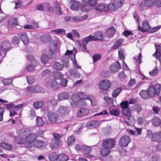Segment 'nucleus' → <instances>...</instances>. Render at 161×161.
I'll list each match as a JSON object with an SVG mask.
<instances>
[{
    "instance_id": "nucleus-1",
    "label": "nucleus",
    "mask_w": 161,
    "mask_h": 161,
    "mask_svg": "<svg viewBox=\"0 0 161 161\" xmlns=\"http://www.w3.org/2000/svg\"><path fill=\"white\" fill-rule=\"evenodd\" d=\"M157 27L151 28L147 20H144L142 23V27L139 25L137 30L142 32H148L153 33L157 31L158 30Z\"/></svg>"
},
{
    "instance_id": "nucleus-2",
    "label": "nucleus",
    "mask_w": 161,
    "mask_h": 161,
    "mask_svg": "<svg viewBox=\"0 0 161 161\" xmlns=\"http://www.w3.org/2000/svg\"><path fill=\"white\" fill-rule=\"evenodd\" d=\"M120 107L122 109V114L123 115L125 116H127V119L130 120V119L134 121V119H132L130 116L131 114L130 108L129 107L128 101L125 100L121 102L120 104Z\"/></svg>"
},
{
    "instance_id": "nucleus-3",
    "label": "nucleus",
    "mask_w": 161,
    "mask_h": 161,
    "mask_svg": "<svg viewBox=\"0 0 161 161\" xmlns=\"http://www.w3.org/2000/svg\"><path fill=\"white\" fill-rule=\"evenodd\" d=\"M115 143V141L113 138H108L103 140L102 146L110 150L114 147Z\"/></svg>"
},
{
    "instance_id": "nucleus-4",
    "label": "nucleus",
    "mask_w": 161,
    "mask_h": 161,
    "mask_svg": "<svg viewBox=\"0 0 161 161\" xmlns=\"http://www.w3.org/2000/svg\"><path fill=\"white\" fill-rule=\"evenodd\" d=\"M36 138L37 135L35 134H31L28 135L26 139L27 147L28 148L32 147L33 143Z\"/></svg>"
},
{
    "instance_id": "nucleus-5",
    "label": "nucleus",
    "mask_w": 161,
    "mask_h": 161,
    "mask_svg": "<svg viewBox=\"0 0 161 161\" xmlns=\"http://www.w3.org/2000/svg\"><path fill=\"white\" fill-rule=\"evenodd\" d=\"M26 91L27 92V94H30L33 92L38 93L43 92L44 90L39 86H36L34 87L29 86L27 87Z\"/></svg>"
},
{
    "instance_id": "nucleus-6",
    "label": "nucleus",
    "mask_w": 161,
    "mask_h": 161,
    "mask_svg": "<svg viewBox=\"0 0 161 161\" xmlns=\"http://www.w3.org/2000/svg\"><path fill=\"white\" fill-rule=\"evenodd\" d=\"M71 99L74 103H75L76 106L77 107L86 106L87 105V103L85 101L81 100L77 97L75 96L74 95H73L71 97Z\"/></svg>"
},
{
    "instance_id": "nucleus-7",
    "label": "nucleus",
    "mask_w": 161,
    "mask_h": 161,
    "mask_svg": "<svg viewBox=\"0 0 161 161\" xmlns=\"http://www.w3.org/2000/svg\"><path fill=\"white\" fill-rule=\"evenodd\" d=\"M81 151L85 157L87 158H91L92 157V155L90 154L92 151L91 147L83 145L81 147Z\"/></svg>"
},
{
    "instance_id": "nucleus-8",
    "label": "nucleus",
    "mask_w": 161,
    "mask_h": 161,
    "mask_svg": "<svg viewBox=\"0 0 161 161\" xmlns=\"http://www.w3.org/2000/svg\"><path fill=\"white\" fill-rule=\"evenodd\" d=\"M45 85L47 87H51L53 90H58L60 86V84L57 81H46Z\"/></svg>"
},
{
    "instance_id": "nucleus-9",
    "label": "nucleus",
    "mask_w": 161,
    "mask_h": 161,
    "mask_svg": "<svg viewBox=\"0 0 161 161\" xmlns=\"http://www.w3.org/2000/svg\"><path fill=\"white\" fill-rule=\"evenodd\" d=\"M130 142V136L124 135L121 137L119 141V145L122 147H127Z\"/></svg>"
},
{
    "instance_id": "nucleus-10",
    "label": "nucleus",
    "mask_w": 161,
    "mask_h": 161,
    "mask_svg": "<svg viewBox=\"0 0 161 161\" xmlns=\"http://www.w3.org/2000/svg\"><path fill=\"white\" fill-rule=\"evenodd\" d=\"M34 146L40 149L45 148L47 145V142L41 140L35 141L33 143Z\"/></svg>"
},
{
    "instance_id": "nucleus-11",
    "label": "nucleus",
    "mask_w": 161,
    "mask_h": 161,
    "mask_svg": "<svg viewBox=\"0 0 161 161\" xmlns=\"http://www.w3.org/2000/svg\"><path fill=\"white\" fill-rule=\"evenodd\" d=\"M121 68L119 62L116 61L113 63L110 66V71L112 73H115L118 72Z\"/></svg>"
},
{
    "instance_id": "nucleus-12",
    "label": "nucleus",
    "mask_w": 161,
    "mask_h": 161,
    "mask_svg": "<svg viewBox=\"0 0 161 161\" xmlns=\"http://www.w3.org/2000/svg\"><path fill=\"white\" fill-rule=\"evenodd\" d=\"M47 116L49 121L52 123H56L58 120V115L56 113L50 112L48 113Z\"/></svg>"
},
{
    "instance_id": "nucleus-13",
    "label": "nucleus",
    "mask_w": 161,
    "mask_h": 161,
    "mask_svg": "<svg viewBox=\"0 0 161 161\" xmlns=\"http://www.w3.org/2000/svg\"><path fill=\"white\" fill-rule=\"evenodd\" d=\"M70 108L69 107H64L62 106L59 107L58 110V113L62 116H66L69 112Z\"/></svg>"
},
{
    "instance_id": "nucleus-14",
    "label": "nucleus",
    "mask_w": 161,
    "mask_h": 161,
    "mask_svg": "<svg viewBox=\"0 0 161 161\" xmlns=\"http://www.w3.org/2000/svg\"><path fill=\"white\" fill-rule=\"evenodd\" d=\"M99 125V121L97 120H92L88 122L86 124V127L88 129L96 128Z\"/></svg>"
},
{
    "instance_id": "nucleus-15",
    "label": "nucleus",
    "mask_w": 161,
    "mask_h": 161,
    "mask_svg": "<svg viewBox=\"0 0 161 161\" xmlns=\"http://www.w3.org/2000/svg\"><path fill=\"white\" fill-rule=\"evenodd\" d=\"M111 86L110 81H100L99 86L102 89L107 91L109 88Z\"/></svg>"
},
{
    "instance_id": "nucleus-16",
    "label": "nucleus",
    "mask_w": 161,
    "mask_h": 161,
    "mask_svg": "<svg viewBox=\"0 0 161 161\" xmlns=\"http://www.w3.org/2000/svg\"><path fill=\"white\" fill-rule=\"evenodd\" d=\"M11 47L10 43L8 41H3L1 44V47L2 51L4 52L5 53L11 49Z\"/></svg>"
},
{
    "instance_id": "nucleus-17",
    "label": "nucleus",
    "mask_w": 161,
    "mask_h": 161,
    "mask_svg": "<svg viewBox=\"0 0 161 161\" xmlns=\"http://www.w3.org/2000/svg\"><path fill=\"white\" fill-rule=\"evenodd\" d=\"M18 36L25 44H28L29 41L26 32H20L19 33Z\"/></svg>"
},
{
    "instance_id": "nucleus-18",
    "label": "nucleus",
    "mask_w": 161,
    "mask_h": 161,
    "mask_svg": "<svg viewBox=\"0 0 161 161\" xmlns=\"http://www.w3.org/2000/svg\"><path fill=\"white\" fill-rule=\"evenodd\" d=\"M147 91L150 97H153L156 95H157V91H156L154 86L153 85H151L149 87Z\"/></svg>"
},
{
    "instance_id": "nucleus-19",
    "label": "nucleus",
    "mask_w": 161,
    "mask_h": 161,
    "mask_svg": "<svg viewBox=\"0 0 161 161\" xmlns=\"http://www.w3.org/2000/svg\"><path fill=\"white\" fill-rule=\"evenodd\" d=\"M108 6L103 3L99 4L95 8L97 10L101 12H106L108 10Z\"/></svg>"
},
{
    "instance_id": "nucleus-20",
    "label": "nucleus",
    "mask_w": 161,
    "mask_h": 161,
    "mask_svg": "<svg viewBox=\"0 0 161 161\" xmlns=\"http://www.w3.org/2000/svg\"><path fill=\"white\" fill-rule=\"evenodd\" d=\"M53 8L55 12L57 15H59L62 14L59 3L58 1H56L54 3Z\"/></svg>"
},
{
    "instance_id": "nucleus-21",
    "label": "nucleus",
    "mask_w": 161,
    "mask_h": 161,
    "mask_svg": "<svg viewBox=\"0 0 161 161\" xmlns=\"http://www.w3.org/2000/svg\"><path fill=\"white\" fill-rule=\"evenodd\" d=\"M76 43L79 45L78 49L79 50L81 51L89 53V51L86 48V44L84 43H82L83 44H81V42L78 40L76 41Z\"/></svg>"
},
{
    "instance_id": "nucleus-22",
    "label": "nucleus",
    "mask_w": 161,
    "mask_h": 161,
    "mask_svg": "<svg viewBox=\"0 0 161 161\" xmlns=\"http://www.w3.org/2000/svg\"><path fill=\"white\" fill-rule=\"evenodd\" d=\"M115 30L113 26H110L105 31V35L108 37H111L114 35Z\"/></svg>"
},
{
    "instance_id": "nucleus-23",
    "label": "nucleus",
    "mask_w": 161,
    "mask_h": 161,
    "mask_svg": "<svg viewBox=\"0 0 161 161\" xmlns=\"http://www.w3.org/2000/svg\"><path fill=\"white\" fill-rule=\"evenodd\" d=\"M152 140L154 142H161V132L154 133L152 137Z\"/></svg>"
},
{
    "instance_id": "nucleus-24",
    "label": "nucleus",
    "mask_w": 161,
    "mask_h": 161,
    "mask_svg": "<svg viewBox=\"0 0 161 161\" xmlns=\"http://www.w3.org/2000/svg\"><path fill=\"white\" fill-rule=\"evenodd\" d=\"M69 94L65 92H62L59 94L58 95V99L59 101H62L67 99L69 98Z\"/></svg>"
},
{
    "instance_id": "nucleus-25",
    "label": "nucleus",
    "mask_w": 161,
    "mask_h": 161,
    "mask_svg": "<svg viewBox=\"0 0 161 161\" xmlns=\"http://www.w3.org/2000/svg\"><path fill=\"white\" fill-rule=\"evenodd\" d=\"M40 40L44 42H48L51 40V36L48 34H44L42 35L40 38Z\"/></svg>"
},
{
    "instance_id": "nucleus-26",
    "label": "nucleus",
    "mask_w": 161,
    "mask_h": 161,
    "mask_svg": "<svg viewBox=\"0 0 161 161\" xmlns=\"http://www.w3.org/2000/svg\"><path fill=\"white\" fill-rule=\"evenodd\" d=\"M93 36L95 41L102 40L104 37L102 33L99 31L95 32Z\"/></svg>"
},
{
    "instance_id": "nucleus-27",
    "label": "nucleus",
    "mask_w": 161,
    "mask_h": 161,
    "mask_svg": "<svg viewBox=\"0 0 161 161\" xmlns=\"http://www.w3.org/2000/svg\"><path fill=\"white\" fill-rule=\"evenodd\" d=\"M156 47V51L153 54V56L157 58H159L161 56V46L159 45L155 44Z\"/></svg>"
},
{
    "instance_id": "nucleus-28",
    "label": "nucleus",
    "mask_w": 161,
    "mask_h": 161,
    "mask_svg": "<svg viewBox=\"0 0 161 161\" xmlns=\"http://www.w3.org/2000/svg\"><path fill=\"white\" fill-rule=\"evenodd\" d=\"M124 0H114L113 3V5L115 8H120L124 3Z\"/></svg>"
},
{
    "instance_id": "nucleus-29",
    "label": "nucleus",
    "mask_w": 161,
    "mask_h": 161,
    "mask_svg": "<svg viewBox=\"0 0 161 161\" xmlns=\"http://www.w3.org/2000/svg\"><path fill=\"white\" fill-rule=\"evenodd\" d=\"M103 147V148H102L100 151V154L102 156L104 157L107 156L110 154L111 150L110 149L106 148V147Z\"/></svg>"
},
{
    "instance_id": "nucleus-30",
    "label": "nucleus",
    "mask_w": 161,
    "mask_h": 161,
    "mask_svg": "<svg viewBox=\"0 0 161 161\" xmlns=\"http://www.w3.org/2000/svg\"><path fill=\"white\" fill-rule=\"evenodd\" d=\"M53 76L55 80H61L63 77V75L60 72L54 71L53 73Z\"/></svg>"
},
{
    "instance_id": "nucleus-31",
    "label": "nucleus",
    "mask_w": 161,
    "mask_h": 161,
    "mask_svg": "<svg viewBox=\"0 0 161 161\" xmlns=\"http://www.w3.org/2000/svg\"><path fill=\"white\" fill-rule=\"evenodd\" d=\"M18 18H11L7 21L8 24L11 25H19Z\"/></svg>"
},
{
    "instance_id": "nucleus-32",
    "label": "nucleus",
    "mask_w": 161,
    "mask_h": 161,
    "mask_svg": "<svg viewBox=\"0 0 161 161\" xmlns=\"http://www.w3.org/2000/svg\"><path fill=\"white\" fill-rule=\"evenodd\" d=\"M80 3L76 1L71 0V9L77 10L79 8Z\"/></svg>"
},
{
    "instance_id": "nucleus-33",
    "label": "nucleus",
    "mask_w": 161,
    "mask_h": 161,
    "mask_svg": "<svg viewBox=\"0 0 161 161\" xmlns=\"http://www.w3.org/2000/svg\"><path fill=\"white\" fill-rule=\"evenodd\" d=\"M77 97L79 98H80V99L84 100L86 99H87L89 100L91 102L92 105V106L93 105L92 103V101L91 99H90L89 96H88V97L87 96L85 95V92H81L79 93L78 94V96Z\"/></svg>"
},
{
    "instance_id": "nucleus-34",
    "label": "nucleus",
    "mask_w": 161,
    "mask_h": 161,
    "mask_svg": "<svg viewBox=\"0 0 161 161\" xmlns=\"http://www.w3.org/2000/svg\"><path fill=\"white\" fill-rule=\"evenodd\" d=\"M123 39H119L116 41L114 44L113 45L112 48L114 49H116L120 46L123 42Z\"/></svg>"
},
{
    "instance_id": "nucleus-35",
    "label": "nucleus",
    "mask_w": 161,
    "mask_h": 161,
    "mask_svg": "<svg viewBox=\"0 0 161 161\" xmlns=\"http://www.w3.org/2000/svg\"><path fill=\"white\" fill-rule=\"evenodd\" d=\"M139 95L143 99H147L150 98L147 90H141L139 93Z\"/></svg>"
},
{
    "instance_id": "nucleus-36",
    "label": "nucleus",
    "mask_w": 161,
    "mask_h": 161,
    "mask_svg": "<svg viewBox=\"0 0 161 161\" xmlns=\"http://www.w3.org/2000/svg\"><path fill=\"white\" fill-rule=\"evenodd\" d=\"M69 158L68 156L63 154H60L58 156L57 161H67Z\"/></svg>"
},
{
    "instance_id": "nucleus-37",
    "label": "nucleus",
    "mask_w": 161,
    "mask_h": 161,
    "mask_svg": "<svg viewBox=\"0 0 161 161\" xmlns=\"http://www.w3.org/2000/svg\"><path fill=\"white\" fill-rule=\"evenodd\" d=\"M53 68L56 70L61 71L63 69L64 65L60 63L56 62L53 64Z\"/></svg>"
},
{
    "instance_id": "nucleus-38",
    "label": "nucleus",
    "mask_w": 161,
    "mask_h": 161,
    "mask_svg": "<svg viewBox=\"0 0 161 161\" xmlns=\"http://www.w3.org/2000/svg\"><path fill=\"white\" fill-rule=\"evenodd\" d=\"M59 145V141L56 139H53L50 143V147L52 149L57 147Z\"/></svg>"
},
{
    "instance_id": "nucleus-39",
    "label": "nucleus",
    "mask_w": 161,
    "mask_h": 161,
    "mask_svg": "<svg viewBox=\"0 0 161 161\" xmlns=\"http://www.w3.org/2000/svg\"><path fill=\"white\" fill-rule=\"evenodd\" d=\"M161 120L158 117H156L152 119V123L153 125L158 126L161 124Z\"/></svg>"
},
{
    "instance_id": "nucleus-40",
    "label": "nucleus",
    "mask_w": 161,
    "mask_h": 161,
    "mask_svg": "<svg viewBox=\"0 0 161 161\" xmlns=\"http://www.w3.org/2000/svg\"><path fill=\"white\" fill-rule=\"evenodd\" d=\"M92 41H95V40L93 36L92 35H90L83 38L82 40V43H84L86 45L88 42Z\"/></svg>"
},
{
    "instance_id": "nucleus-41",
    "label": "nucleus",
    "mask_w": 161,
    "mask_h": 161,
    "mask_svg": "<svg viewBox=\"0 0 161 161\" xmlns=\"http://www.w3.org/2000/svg\"><path fill=\"white\" fill-rule=\"evenodd\" d=\"M61 62L62 63V64L66 67H68L69 66V58L66 57H63L60 59Z\"/></svg>"
},
{
    "instance_id": "nucleus-42",
    "label": "nucleus",
    "mask_w": 161,
    "mask_h": 161,
    "mask_svg": "<svg viewBox=\"0 0 161 161\" xmlns=\"http://www.w3.org/2000/svg\"><path fill=\"white\" fill-rule=\"evenodd\" d=\"M84 3H86L91 7L94 6L97 3V0H82Z\"/></svg>"
},
{
    "instance_id": "nucleus-43",
    "label": "nucleus",
    "mask_w": 161,
    "mask_h": 161,
    "mask_svg": "<svg viewBox=\"0 0 161 161\" xmlns=\"http://www.w3.org/2000/svg\"><path fill=\"white\" fill-rule=\"evenodd\" d=\"M58 156L57 153L53 152L49 154L48 156V158L51 161H57Z\"/></svg>"
},
{
    "instance_id": "nucleus-44",
    "label": "nucleus",
    "mask_w": 161,
    "mask_h": 161,
    "mask_svg": "<svg viewBox=\"0 0 161 161\" xmlns=\"http://www.w3.org/2000/svg\"><path fill=\"white\" fill-rule=\"evenodd\" d=\"M122 90V89L120 87H118L114 89L112 93V97H116Z\"/></svg>"
},
{
    "instance_id": "nucleus-45",
    "label": "nucleus",
    "mask_w": 161,
    "mask_h": 161,
    "mask_svg": "<svg viewBox=\"0 0 161 161\" xmlns=\"http://www.w3.org/2000/svg\"><path fill=\"white\" fill-rule=\"evenodd\" d=\"M36 125L37 126H42L44 124V121L41 117H37L36 119Z\"/></svg>"
},
{
    "instance_id": "nucleus-46",
    "label": "nucleus",
    "mask_w": 161,
    "mask_h": 161,
    "mask_svg": "<svg viewBox=\"0 0 161 161\" xmlns=\"http://www.w3.org/2000/svg\"><path fill=\"white\" fill-rule=\"evenodd\" d=\"M71 57H72V56H73L74 57V58L73 59H71V60L72 61L74 68L75 69H78L80 68L79 66L77 64L76 61L75 59V54H72L73 53V51L72 50H71Z\"/></svg>"
},
{
    "instance_id": "nucleus-47",
    "label": "nucleus",
    "mask_w": 161,
    "mask_h": 161,
    "mask_svg": "<svg viewBox=\"0 0 161 161\" xmlns=\"http://www.w3.org/2000/svg\"><path fill=\"white\" fill-rule=\"evenodd\" d=\"M144 5L148 8L152 7L154 4V0H145Z\"/></svg>"
},
{
    "instance_id": "nucleus-48",
    "label": "nucleus",
    "mask_w": 161,
    "mask_h": 161,
    "mask_svg": "<svg viewBox=\"0 0 161 161\" xmlns=\"http://www.w3.org/2000/svg\"><path fill=\"white\" fill-rule=\"evenodd\" d=\"M0 147L7 150H11L12 148V146L9 144H6L4 142L0 143Z\"/></svg>"
},
{
    "instance_id": "nucleus-49",
    "label": "nucleus",
    "mask_w": 161,
    "mask_h": 161,
    "mask_svg": "<svg viewBox=\"0 0 161 161\" xmlns=\"http://www.w3.org/2000/svg\"><path fill=\"white\" fill-rule=\"evenodd\" d=\"M43 104V102L42 101H38L34 102L33 105L34 107L36 109H38L41 108Z\"/></svg>"
},
{
    "instance_id": "nucleus-50",
    "label": "nucleus",
    "mask_w": 161,
    "mask_h": 161,
    "mask_svg": "<svg viewBox=\"0 0 161 161\" xmlns=\"http://www.w3.org/2000/svg\"><path fill=\"white\" fill-rule=\"evenodd\" d=\"M88 17V16L87 15H85L80 18L75 16L73 17L72 19L75 22H78L86 19Z\"/></svg>"
},
{
    "instance_id": "nucleus-51",
    "label": "nucleus",
    "mask_w": 161,
    "mask_h": 161,
    "mask_svg": "<svg viewBox=\"0 0 161 161\" xmlns=\"http://www.w3.org/2000/svg\"><path fill=\"white\" fill-rule=\"evenodd\" d=\"M119 57L120 59L123 60V63H124V59L125 58L124 55V52L123 49H120L118 51Z\"/></svg>"
},
{
    "instance_id": "nucleus-52",
    "label": "nucleus",
    "mask_w": 161,
    "mask_h": 161,
    "mask_svg": "<svg viewBox=\"0 0 161 161\" xmlns=\"http://www.w3.org/2000/svg\"><path fill=\"white\" fill-rule=\"evenodd\" d=\"M90 6L88 4H85L82 5L81 10L83 12L88 11L90 9Z\"/></svg>"
},
{
    "instance_id": "nucleus-53",
    "label": "nucleus",
    "mask_w": 161,
    "mask_h": 161,
    "mask_svg": "<svg viewBox=\"0 0 161 161\" xmlns=\"http://www.w3.org/2000/svg\"><path fill=\"white\" fill-rule=\"evenodd\" d=\"M151 159L152 161H160V156L158 154H155L152 156Z\"/></svg>"
},
{
    "instance_id": "nucleus-54",
    "label": "nucleus",
    "mask_w": 161,
    "mask_h": 161,
    "mask_svg": "<svg viewBox=\"0 0 161 161\" xmlns=\"http://www.w3.org/2000/svg\"><path fill=\"white\" fill-rule=\"evenodd\" d=\"M2 83H3L4 86H7L9 85L11 87H7L5 88V90H10L11 88L13 86V85L12 84V81H2Z\"/></svg>"
},
{
    "instance_id": "nucleus-55",
    "label": "nucleus",
    "mask_w": 161,
    "mask_h": 161,
    "mask_svg": "<svg viewBox=\"0 0 161 161\" xmlns=\"http://www.w3.org/2000/svg\"><path fill=\"white\" fill-rule=\"evenodd\" d=\"M85 111H86V112H88L87 109H85L84 108H81L77 113V116L78 117H81V116L84 115V114L83 112Z\"/></svg>"
},
{
    "instance_id": "nucleus-56",
    "label": "nucleus",
    "mask_w": 161,
    "mask_h": 161,
    "mask_svg": "<svg viewBox=\"0 0 161 161\" xmlns=\"http://www.w3.org/2000/svg\"><path fill=\"white\" fill-rule=\"evenodd\" d=\"M52 72V71L49 69H47L42 72V75L43 76H46L50 75Z\"/></svg>"
},
{
    "instance_id": "nucleus-57",
    "label": "nucleus",
    "mask_w": 161,
    "mask_h": 161,
    "mask_svg": "<svg viewBox=\"0 0 161 161\" xmlns=\"http://www.w3.org/2000/svg\"><path fill=\"white\" fill-rule=\"evenodd\" d=\"M110 114L115 116H118L119 115V112L118 109H113L110 110Z\"/></svg>"
},
{
    "instance_id": "nucleus-58",
    "label": "nucleus",
    "mask_w": 161,
    "mask_h": 161,
    "mask_svg": "<svg viewBox=\"0 0 161 161\" xmlns=\"http://www.w3.org/2000/svg\"><path fill=\"white\" fill-rule=\"evenodd\" d=\"M101 58V55L100 54H96L93 55L92 56L93 62H97L100 60Z\"/></svg>"
},
{
    "instance_id": "nucleus-59",
    "label": "nucleus",
    "mask_w": 161,
    "mask_h": 161,
    "mask_svg": "<svg viewBox=\"0 0 161 161\" xmlns=\"http://www.w3.org/2000/svg\"><path fill=\"white\" fill-rule=\"evenodd\" d=\"M145 120V119L142 116H140L138 118L137 122L139 125H142L143 124Z\"/></svg>"
},
{
    "instance_id": "nucleus-60",
    "label": "nucleus",
    "mask_w": 161,
    "mask_h": 161,
    "mask_svg": "<svg viewBox=\"0 0 161 161\" xmlns=\"http://www.w3.org/2000/svg\"><path fill=\"white\" fill-rule=\"evenodd\" d=\"M57 46L58 45L56 43H53V44L51 46L49 50L51 52V54H53V53H54V51L57 49Z\"/></svg>"
},
{
    "instance_id": "nucleus-61",
    "label": "nucleus",
    "mask_w": 161,
    "mask_h": 161,
    "mask_svg": "<svg viewBox=\"0 0 161 161\" xmlns=\"http://www.w3.org/2000/svg\"><path fill=\"white\" fill-rule=\"evenodd\" d=\"M41 60L43 64H46L48 61V58L47 56L45 54L42 55L41 58Z\"/></svg>"
},
{
    "instance_id": "nucleus-62",
    "label": "nucleus",
    "mask_w": 161,
    "mask_h": 161,
    "mask_svg": "<svg viewBox=\"0 0 161 161\" xmlns=\"http://www.w3.org/2000/svg\"><path fill=\"white\" fill-rule=\"evenodd\" d=\"M36 65H32L30 64L28 65L26 67V70L28 72H32L35 69V67Z\"/></svg>"
},
{
    "instance_id": "nucleus-63",
    "label": "nucleus",
    "mask_w": 161,
    "mask_h": 161,
    "mask_svg": "<svg viewBox=\"0 0 161 161\" xmlns=\"http://www.w3.org/2000/svg\"><path fill=\"white\" fill-rule=\"evenodd\" d=\"M14 142L18 144H23L25 142V141L24 138L21 139H16L14 140Z\"/></svg>"
},
{
    "instance_id": "nucleus-64",
    "label": "nucleus",
    "mask_w": 161,
    "mask_h": 161,
    "mask_svg": "<svg viewBox=\"0 0 161 161\" xmlns=\"http://www.w3.org/2000/svg\"><path fill=\"white\" fill-rule=\"evenodd\" d=\"M109 73L108 71H103L100 74V76L101 78H107L109 76Z\"/></svg>"
}]
</instances>
